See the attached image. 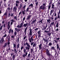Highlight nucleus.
<instances>
[{
    "label": "nucleus",
    "instance_id": "f257e3e1",
    "mask_svg": "<svg viewBox=\"0 0 60 60\" xmlns=\"http://www.w3.org/2000/svg\"><path fill=\"white\" fill-rule=\"evenodd\" d=\"M24 46H26L27 45V46L26 47H25V48L26 50H27L26 51V52H27V53H28V52L29 51V49H30V48H31L30 45L27 42H26L25 44L24 43Z\"/></svg>",
    "mask_w": 60,
    "mask_h": 60
},
{
    "label": "nucleus",
    "instance_id": "f03ea898",
    "mask_svg": "<svg viewBox=\"0 0 60 60\" xmlns=\"http://www.w3.org/2000/svg\"><path fill=\"white\" fill-rule=\"evenodd\" d=\"M46 54L47 56L50 58V56H51V54L50 53L48 49L46 50Z\"/></svg>",
    "mask_w": 60,
    "mask_h": 60
},
{
    "label": "nucleus",
    "instance_id": "7ed1b4c3",
    "mask_svg": "<svg viewBox=\"0 0 60 60\" xmlns=\"http://www.w3.org/2000/svg\"><path fill=\"white\" fill-rule=\"evenodd\" d=\"M45 6H44L43 5H42L40 6V7L39 8V9H41V10H44L45 9Z\"/></svg>",
    "mask_w": 60,
    "mask_h": 60
},
{
    "label": "nucleus",
    "instance_id": "20e7f679",
    "mask_svg": "<svg viewBox=\"0 0 60 60\" xmlns=\"http://www.w3.org/2000/svg\"><path fill=\"white\" fill-rule=\"evenodd\" d=\"M30 42H32V41H34V39H33V37H31V38H29V39Z\"/></svg>",
    "mask_w": 60,
    "mask_h": 60
},
{
    "label": "nucleus",
    "instance_id": "39448f33",
    "mask_svg": "<svg viewBox=\"0 0 60 60\" xmlns=\"http://www.w3.org/2000/svg\"><path fill=\"white\" fill-rule=\"evenodd\" d=\"M47 26H48V25L47 24H46V26L45 27V26H43V28L42 29V30H46V29L47 28Z\"/></svg>",
    "mask_w": 60,
    "mask_h": 60
},
{
    "label": "nucleus",
    "instance_id": "423d86ee",
    "mask_svg": "<svg viewBox=\"0 0 60 60\" xmlns=\"http://www.w3.org/2000/svg\"><path fill=\"white\" fill-rule=\"evenodd\" d=\"M51 47H52L51 48V50H56V49L55 48V47L54 46H51Z\"/></svg>",
    "mask_w": 60,
    "mask_h": 60
},
{
    "label": "nucleus",
    "instance_id": "0eeeda50",
    "mask_svg": "<svg viewBox=\"0 0 60 60\" xmlns=\"http://www.w3.org/2000/svg\"><path fill=\"white\" fill-rule=\"evenodd\" d=\"M27 54H28L27 52L25 53V54H24L22 56L23 57H25L26 56H27Z\"/></svg>",
    "mask_w": 60,
    "mask_h": 60
},
{
    "label": "nucleus",
    "instance_id": "6e6552de",
    "mask_svg": "<svg viewBox=\"0 0 60 60\" xmlns=\"http://www.w3.org/2000/svg\"><path fill=\"white\" fill-rule=\"evenodd\" d=\"M39 46V50L41 49H42V47H41L42 46V44H41Z\"/></svg>",
    "mask_w": 60,
    "mask_h": 60
},
{
    "label": "nucleus",
    "instance_id": "1a4fd4ad",
    "mask_svg": "<svg viewBox=\"0 0 60 60\" xmlns=\"http://www.w3.org/2000/svg\"><path fill=\"white\" fill-rule=\"evenodd\" d=\"M52 43L50 42L49 43V44L48 46H47L46 47H49V46H52Z\"/></svg>",
    "mask_w": 60,
    "mask_h": 60
},
{
    "label": "nucleus",
    "instance_id": "9d476101",
    "mask_svg": "<svg viewBox=\"0 0 60 60\" xmlns=\"http://www.w3.org/2000/svg\"><path fill=\"white\" fill-rule=\"evenodd\" d=\"M53 12H54V11L53 10V9L51 10L50 14V15L51 16H52V13H53Z\"/></svg>",
    "mask_w": 60,
    "mask_h": 60
},
{
    "label": "nucleus",
    "instance_id": "9b49d317",
    "mask_svg": "<svg viewBox=\"0 0 60 60\" xmlns=\"http://www.w3.org/2000/svg\"><path fill=\"white\" fill-rule=\"evenodd\" d=\"M31 15H29L27 18V19H30V18H31Z\"/></svg>",
    "mask_w": 60,
    "mask_h": 60
},
{
    "label": "nucleus",
    "instance_id": "f8f14e48",
    "mask_svg": "<svg viewBox=\"0 0 60 60\" xmlns=\"http://www.w3.org/2000/svg\"><path fill=\"white\" fill-rule=\"evenodd\" d=\"M36 19H35V20H33L32 22L31 23V24H34V23H35V22H36Z\"/></svg>",
    "mask_w": 60,
    "mask_h": 60
},
{
    "label": "nucleus",
    "instance_id": "ddd939ff",
    "mask_svg": "<svg viewBox=\"0 0 60 60\" xmlns=\"http://www.w3.org/2000/svg\"><path fill=\"white\" fill-rule=\"evenodd\" d=\"M34 4H30L29 5V6L30 7H31V8H33L34 7V6H33Z\"/></svg>",
    "mask_w": 60,
    "mask_h": 60
},
{
    "label": "nucleus",
    "instance_id": "4468645a",
    "mask_svg": "<svg viewBox=\"0 0 60 60\" xmlns=\"http://www.w3.org/2000/svg\"><path fill=\"white\" fill-rule=\"evenodd\" d=\"M54 22H53L51 23V24H50L49 25V26L52 27V25H54Z\"/></svg>",
    "mask_w": 60,
    "mask_h": 60
},
{
    "label": "nucleus",
    "instance_id": "2eb2a0df",
    "mask_svg": "<svg viewBox=\"0 0 60 60\" xmlns=\"http://www.w3.org/2000/svg\"><path fill=\"white\" fill-rule=\"evenodd\" d=\"M27 22L26 24H24L23 25V26L24 27H26L28 25Z\"/></svg>",
    "mask_w": 60,
    "mask_h": 60
},
{
    "label": "nucleus",
    "instance_id": "dca6fc26",
    "mask_svg": "<svg viewBox=\"0 0 60 60\" xmlns=\"http://www.w3.org/2000/svg\"><path fill=\"white\" fill-rule=\"evenodd\" d=\"M7 39H8V41H10V36H8L7 37Z\"/></svg>",
    "mask_w": 60,
    "mask_h": 60
},
{
    "label": "nucleus",
    "instance_id": "f3484780",
    "mask_svg": "<svg viewBox=\"0 0 60 60\" xmlns=\"http://www.w3.org/2000/svg\"><path fill=\"white\" fill-rule=\"evenodd\" d=\"M57 45V49L58 50V49L60 48L59 46V45L58 44H57L56 45Z\"/></svg>",
    "mask_w": 60,
    "mask_h": 60
},
{
    "label": "nucleus",
    "instance_id": "a211bd4d",
    "mask_svg": "<svg viewBox=\"0 0 60 60\" xmlns=\"http://www.w3.org/2000/svg\"><path fill=\"white\" fill-rule=\"evenodd\" d=\"M31 55V54H30V53H29L28 54V55L27 56V57L28 58H30V55Z\"/></svg>",
    "mask_w": 60,
    "mask_h": 60
},
{
    "label": "nucleus",
    "instance_id": "6ab92c4d",
    "mask_svg": "<svg viewBox=\"0 0 60 60\" xmlns=\"http://www.w3.org/2000/svg\"><path fill=\"white\" fill-rule=\"evenodd\" d=\"M7 43H6L4 45V46H3V48H5V47H6L7 46Z\"/></svg>",
    "mask_w": 60,
    "mask_h": 60
},
{
    "label": "nucleus",
    "instance_id": "aec40b11",
    "mask_svg": "<svg viewBox=\"0 0 60 60\" xmlns=\"http://www.w3.org/2000/svg\"><path fill=\"white\" fill-rule=\"evenodd\" d=\"M15 30L17 32L18 31H20V30L19 29H18V28H15Z\"/></svg>",
    "mask_w": 60,
    "mask_h": 60
},
{
    "label": "nucleus",
    "instance_id": "412c9836",
    "mask_svg": "<svg viewBox=\"0 0 60 60\" xmlns=\"http://www.w3.org/2000/svg\"><path fill=\"white\" fill-rule=\"evenodd\" d=\"M38 1H37L36 2L35 4V5L36 6H38Z\"/></svg>",
    "mask_w": 60,
    "mask_h": 60
},
{
    "label": "nucleus",
    "instance_id": "4be33fe9",
    "mask_svg": "<svg viewBox=\"0 0 60 60\" xmlns=\"http://www.w3.org/2000/svg\"><path fill=\"white\" fill-rule=\"evenodd\" d=\"M43 20V19H42L39 22H38V23H42V21Z\"/></svg>",
    "mask_w": 60,
    "mask_h": 60
},
{
    "label": "nucleus",
    "instance_id": "5701e85b",
    "mask_svg": "<svg viewBox=\"0 0 60 60\" xmlns=\"http://www.w3.org/2000/svg\"><path fill=\"white\" fill-rule=\"evenodd\" d=\"M49 5L48 10H49L50 9V8H51V5Z\"/></svg>",
    "mask_w": 60,
    "mask_h": 60
},
{
    "label": "nucleus",
    "instance_id": "b1692460",
    "mask_svg": "<svg viewBox=\"0 0 60 60\" xmlns=\"http://www.w3.org/2000/svg\"><path fill=\"white\" fill-rule=\"evenodd\" d=\"M50 58H47V59H45V60H51V59L50 58H50Z\"/></svg>",
    "mask_w": 60,
    "mask_h": 60
},
{
    "label": "nucleus",
    "instance_id": "393cba45",
    "mask_svg": "<svg viewBox=\"0 0 60 60\" xmlns=\"http://www.w3.org/2000/svg\"><path fill=\"white\" fill-rule=\"evenodd\" d=\"M4 41H3L2 40H1L0 41V43L1 44H3V42Z\"/></svg>",
    "mask_w": 60,
    "mask_h": 60
},
{
    "label": "nucleus",
    "instance_id": "a878e982",
    "mask_svg": "<svg viewBox=\"0 0 60 60\" xmlns=\"http://www.w3.org/2000/svg\"><path fill=\"white\" fill-rule=\"evenodd\" d=\"M30 9V8H28L26 9V12H27V11H29V10Z\"/></svg>",
    "mask_w": 60,
    "mask_h": 60
},
{
    "label": "nucleus",
    "instance_id": "bb28decb",
    "mask_svg": "<svg viewBox=\"0 0 60 60\" xmlns=\"http://www.w3.org/2000/svg\"><path fill=\"white\" fill-rule=\"evenodd\" d=\"M29 34L30 35V37H31L32 36V32H30Z\"/></svg>",
    "mask_w": 60,
    "mask_h": 60
},
{
    "label": "nucleus",
    "instance_id": "cd10ccee",
    "mask_svg": "<svg viewBox=\"0 0 60 60\" xmlns=\"http://www.w3.org/2000/svg\"><path fill=\"white\" fill-rule=\"evenodd\" d=\"M51 0H50V3H49V5H51V4L52 3V1H51Z\"/></svg>",
    "mask_w": 60,
    "mask_h": 60
},
{
    "label": "nucleus",
    "instance_id": "c85d7f7f",
    "mask_svg": "<svg viewBox=\"0 0 60 60\" xmlns=\"http://www.w3.org/2000/svg\"><path fill=\"white\" fill-rule=\"evenodd\" d=\"M35 46L36 47V44H35V43H34L33 44V47H35Z\"/></svg>",
    "mask_w": 60,
    "mask_h": 60
},
{
    "label": "nucleus",
    "instance_id": "c756f323",
    "mask_svg": "<svg viewBox=\"0 0 60 60\" xmlns=\"http://www.w3.org/2000/svg\"><path fill=\"white\" fill-rule=\"evenodd\" d=\"M25 19H26V17H25L23 18V21L22 22V23H23V22H24V21L25 20Z\"/></svg>",
    "mask_w": 60,
    "mask_h": 60
},
{
    "label": "nucleus",
    "instance_id": "7c9ffc66",
    "mask_svg": "<svg viewBox=\"0 0 60 60\" xmlns=\"http://www.w3.org/2000/svg\"><path fill=\"white\" fill-rule=\"evenodd\" d=\"M56 27H58V22H57L56 23Z\"/></svg>",
    "mask_w": 60,
    "mask_h": 60
},
{
    "label": "nucleus",
    "instance_id": "2f4dec72",
    "mask_svg": "<svg viewBox=\"0 0 60 60\" xmlns=\"http://www.w3.org/2000/svg\"><path fill=\"white\" fill-rule=\"evenodd\" d=\"M48 27L49 28V31H50V30H51V29H50V27H51V26H49V25H48Z\"/></svg>",
    "mask_w": 60,
    "mask_h": 60
},
{
    "label": "nucleus",
    "instance_id": "473e14b6",
    "mask_svg": "<svg viewBox=\"0 0 60 60\" xmlns=\"http://www.w3.org/2000/svg\"><path fill=\"white\" fill-rule=\"evenodd\" d=\"M12 58H13V60H14V59H15V56L13 55L12 56Z\"/></svg>",
    "mask_w": 60,
    "mask_h": 60
},
{
    "label": "nucleus",
    "instance_id": "72a5a7b5",
    "mask_svg": "<svg viewBox=\"0 0 60 60\" xmlns=\"http://www.w3.org/2000/svg\"><path fill=\"white\" fill-rule=\"evenodd\" d=\"M59 54H60V53H57V56H58V57H59L60 56V55H59Z\"/></svg>",
    "mask_w": 60,
    "mask_h": 60
},
{
    "label": "nucleus",
    "instance_id": "f704fd0d",
    "mask_svg": "<svg viewBox=\"0 0 60 60\" xmlns=\"http://www.w3.org/2000/svg\"><path fill=\"white\" fill-rule=\"evenodd\" d=\"M22 13L23 14V15H25V14H26V13H25V12H24V11H22Z\"/></svg>",
    "mask_w": 60,
    "mask_h": 60
},
{
    "label": "nucleus",
    "instance_id": "c9c22d12",
    "mask_svg": "<svg viewBox=\"0 0 60 60\" xmlns=\"http://www.w3.org/2000/svg\"><path fill=\"white\" fill-rule=\"evenodd\" d=\"M15 44H14V51H15Z\"/></svg>",
    "mask_w": 60,
    "mask_h": 60
},
{
    "label": "nucleus",
    "instance_id": "e433bc0d",
    "mask_svg": "<svg viewBox=\"0 0 60 60\" xmlns=\"http://www.w3.org/2000/svg\"><path fill=\"white\" fill-rule=\"evenodd\" d=\"M51 20L50 19H48L47 20V23H48L49 22H50V21Z\"/></svg>",
    "mask_w": 60,
    "mask_h": 60
},
{
    "label": "nucleus",
    "instance_id": "4c0bfd02",
    "mask_svg": "<svg viewBox=\"0 0 60 60\" xmlns=\"http://www.w3.org/2000/svg\"><path fill=\"white\" fill-rule=\"evenodd\" d=\"M4 8H5V7L6 8V3H5L4 4Z\"/></svg>",
    "mask_w": 60,
    "mask_h": 60
},
{
    "label": "nucleus",
    "instance_id": "58836bf2",
    "mask_svg": "<svg viewBox=\"0 0 60 60\" xmlns=\"http://www.w3.org/2000/svg\"><path fill=\"white\" fill-rule=\"evenodd\" d=\"M3 25H2L0 27V30H1L2 29V27H3Z\"/></svg>",
    "mask_w": 60,
    "mask_h": 60
},
{
    "label": "nucleus",
    "instance_id": "ea45409f",
    "mask_svg": "<svg viewBox=\"0 0 60 60\" xmlns=\"http://www.w3.org/2000/svg\"><path fill=\"white\" fill-rule=\"evenodd\" d=\"M23 52L24 53H26V49H24V50L23 51Z\"/></svg>",
    "mask_w": 60,
    "mask_h": 60
},
{
    "label": "nucleus",
    "instance_id": "a19ab883",
    "mask_svg": "<svg viewBox=\"0 0 60 60\" xmlns=\"http://www.w3.org/2000/svg\"><path fill=\"white\" fill-rule=\"evenodd\" d=\"M41 34H38V38H40V37H41Z\"/></svg>",
    "mask_w": 60,
    "mask_h": 60
},
{
    "label": "nucleus",
    "instance_id": "79ce46f5",
    "mask_svg": "<svg viewBox=\"0 0 60 60\" xmlns=\"http://www.w3.org/2000/svg\"><path fill=\"white\" fill-rule=\"evenodd\" d=\"M19 44H18L17 45V49H19Z\"/></svg>",
    "mask_w": 60,
    "mask_h": 60
},
{
    "label": "nucleus",
    "instance_id": "37998d69",
    "mask_svg": "<svg viewBox=\"0 0 60 60\" xmlns=\"http://www.w3.org/2000/svg\"><path fill=\"white\" fill-rule=\"evenodd\" d=\"M16 4H19V1L18 0H17L16 1Z\"/></svg>",
    "mask_w": 60,
    "mask_h": 60
},
{
    "label": "nucleus",
    "instance_id": "c03bdc74",
    "mask_svg": "<svg viewBox=\"0 0 60 60\" xmlns=\"http://www.w3.org/2000/svg\"><path fill=\"white\" fill-rule=\"evenodd\" d=\"M29 30H30V32H32V29L30 28V29H29Z\"/></svg>",
    "mask_w": 60,
    "mask_h": 60
},
{
    "label": "nucleus",
    "instance_id": "a18cd8bd",
    "mask_svg": "<svg viewBox=\"0 0 60 60\" xmlns=\"http://www.w3.org/2000/svg\"><path fill=\"white\" fill-rule=\"evenodd\" d=\"M22 7V5L21 4H20V8H19V9H21V8Z\"/></svg>",
    "mask_w": 60,
    "mask_h": 60
},
{
    "label": "nucleus",
    "instance_id": "49530a36",
    "mask_svg": "<svg viewBox=\"0 0 60 60\" xmlns=\"http://www.w3.org/2000/svg\"><path fill=\"white\" fill-rule=\"evenodd\" d=\"M7 15V12H6L4 14V15Z\"/></svg>",
    "mask_w": 60,
    "mask_h": 60
},
{
    "label": "nucleus",
    "instance_id": "de8ad7c7",
    "mask_svg": "<svg viewBox=\"0 0 60 60\" xmlns=\"http://www.w3.org/2000/svg\"><path fill=\"white\" fill-rule=\"evenodd\" d=\"M15 11V7L14 8V9H13V11Z\"/></svg>",
    "mask_w": 60,
    "mask_h": 60
},
{
    "label": "nucleus",
    "instance_id": "09e8293b",
    "mask_svg": "<svg viewBox=\"0 0 60 60\" xmlns=\"http://www.w3.org/2000/svg\"><path fill=\"white\" fill-rule=\"evenodd\" d=\"M33 49H31L30 51H31V53H32L33 52Z\"/></svg>",
    "mask_w": 60,
    "mask_h": 60
},
{
    "label": "nucleus",
    "instance_id": "8fccbe9b",
    "mask_svg": "<svg viewBox=\"0 0 60 60\" xmlns=\"http://www.w3.org/2000/svg\"><path fill=\"white\" fill-rule=\"evenodd\" d=\"M57 17H55L54 18V21H56L57 20Z\"/></svg>",
    "mask_w": 60,
    "mask_h": 60
},
{
    "label": "nucleus",
    "instance_id": "3c124183",
    "mask_svg": "<svg viewBox=\"0 0 60 60\" xmlns=\"http://www.w3.org/2000/svg\"><path fill=\"white\" fill-rule=\"evenodd\" d=\"M38 34H40V30H39L38 31Z\"/></svg>",
    "mask_w": 60,
    "mask_h": 60
},
{
    "label": "nucleus",
    "instance_id": "603ef678",
    "mask_svg": "<svg viewBox=\"0 0 60 60\" xmlns=\"http://www.w3.org/2000/svg\"><path fill=\"white\" fill-rule=\"evenodd\" d=\"M26 5H25V6H24L23 7V9H25V8H26Z\"/></svg>",
    "mask_w": 60,
    "mask_h": 60
},
{
    "label": "nucleus",
    "instance_id": "864d4df0",
    "mask_svg": "<svg viewBox=\"0 0 60 60\" xmlns=\"http://www.w3.org/2000/svg\"><path fill=\"white\" fill-rule=\"evenodd\" d=\"M10 44V42H9V41H8V43H7V44H8V45H9Z\"/></svg>",
    "mask_w": 60,
    "mask_h": 60
},
{
    "label": "nucleus",
    "instance_id": "5fc2aeb1",
    "mask_svg": "<svg viewBox=\"0 0 60 60\" xmlns=\"http://www.w3.org/2000/svg\"><path fill=\"white\" fill-rule=\"evenodd\" d=\"M27 27H28L27 26L26 27L24 31H26V30H27Z\"/></svg>",
    "mask_w": 60,
    "mask_h": 60
},
{
    "label": "nucleus",
    "instance_id": "6e6d98bb",
    "mask_svg": "<svg viewBox=\"0 0 60 60\" xmlns=\"http://www.w3.org/2000/svg\"><path fill=\"white\" fill-rule=\"evenodd\" d=\"M27 27H28L27 26L26 27L24 31H26V30H27Z\"/></svg>",
    "mask_w": 60,
    "mask_h": 60
},
{
    "label": "nucleus",
    "instance_id": "4d7b16f0",
    "mask_svg": "<svg viewBox=\"0 0 60 60\" xmlns=\"http://www.w3.org/2000/svg\"><path fill=\"white\" fill-rule=\"evenodd\" d=\"M1 40H2V41H4V37H3L1 39Z\"/></svg>",
    "mask_w": 60,
    "mask_h": 60
},
{
    "label": "nucleus",
    "instance_id": "13d9d810",
    "mask_svg": "<svg viewBox=\"0 0 60 60\" xmlns=\"http://www.w3.org/2000/svg\"><path fill=\"white\" fill-rule=\"evenodd\" d=\"M25 33V35H26V31L24 30V31Z\"/></svg>",
    "mask_w": 60,
    "mask_h": 60
},
{
    "label": "nucleus",
    "instance_id": "bf43d9fd",
    "mask_svg": "<svg viewBox=\"0 0 60 60\" xmlns=\"http://www.w3.org/2000/svg\"><path fill=\"white\" fill-rule=\"evenodd\" d=\"M11 22H14V20H13L12 19L11 20Z\"/></svg>",
    "mask_w": 60,
    "mask_h": 60
},
{
    "label": "nucleus",
    "instance_id": "052dcab7",
    "mask_svg": "<svg viewBox=\"0 0 60 60\" xmlns=\"http://www.w3.org/2000/svg\"><path fill=\"white\" fill-rule=\"evenodd\" d=\"M0 3V5H1V4L2 3H3V1L1 0V2Z\"/></svg>",
    "mask_w": 60,
    "mask_h": 60
},
{
    "label": "nucleus",
    "instance_id": "680f3d73",
    "mask_svg": "<svg viewBox=\"0 0 60 60\" xmlns=\"http://www.w3.org/2000/svg\"><path fill=\"white\" fill-rule=\"evenodd\" d=\"M47 35H48L49 36H50L51 35V34L49 33L47 34Z\"/></svg>",
    "mask_w": 60,
    "mask_h": 60
},
{
    "label": "nucleus",
    "instance_id": "e2e57ef3",
    "mask_svg": "<svg viewBox=\"0 0 60 60\" xmlns=\"http://www.w3.org/2000/svg\"><path fill=\"white\" fill-rule=\"evenodd\" d=\"M7 36V35L6 34H5L3 37H5Z\"/></svg>",
    "mask_w": 60,
    "mask_h": 60
},
{
    "label": "nucleus",
    "instance_id": "0e129e2a",
    "mask_svg": "<svg viewBox=\"0 0 60 60\" xmlns=\"http://www.w3.org/2000/svg\"><path fill=\"white\" fill-rule=\"evenodd\" d=\"M16 7H18V3H16Z\"/></svg>",
    "mask_w": 60,
    "mask_h": 60
},
{
    "label": "nucleus",
    "instance_id": "69168bd1",
    "mask_svg": "<svg viewBox=\"0 0 60 60\" xmlns=\"http://www.w3.org/2000/svg\"><path fill=\"white\" fill-rule=\"evenodd\" d=\"M17 40H18L17 42H19V38H18Z\"/></svg>",
    "mask_w": 60,
    "mask_h": 60
},
{
    "label": "nucleus",
    "instance_id": "338daca9",
    "mask_svg": "<svg viewBox=\"0 0 60 60\" xmlns=\"http://www.w3.org/2000/svg\"><path fill=\"white\" fill-rule=\"evenodd\" d=\"M23 46H22V47H21V50H22V49H23Z\"/></svg>",
    "mask_w": 60,
    "mask_h": 60
},
{
    "label": "nucleus",
    "instance_id": "774afa93",
    "mask_svg": "<svg viewBox=\"0 0 60 60\" xmlns=\"http://www.w3.org/2000/svg\"><path fill=\"white\" fill-rule=\"evenodd\" d=\"M10 15H11V13H9L8 14V16L9 17L10 16Z\"/></svg>",
    "mask_w": 60,
    "mask_h": 60
}]
</instances>
